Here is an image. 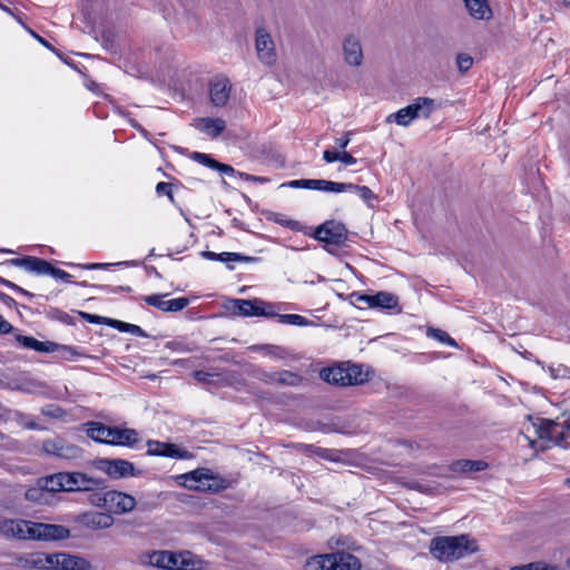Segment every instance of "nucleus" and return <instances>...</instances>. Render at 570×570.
I'll return each mask as SVG.
<instances>
[{"label": "nucleus", "instance_id": "nucleus-1", "mask_svg": "<svg viewBox=\"0 0 570 570\" xmlns=\"http://www.w3.org/2000/svg\"><path fill=\"white\" fill-rule=\"evenodd\" d=\"M478 550L475 540L466 534L453 537H436L430 544L431 554L443 562L461 559Z\"/></svg>", "mask_w": 570, "mask_h": 570}, {"label": "nucleus", "instance_id": "nucleus-2", "mask_svg": "<svg viewBox=\"0 0 570 570\" xmlns=\"http://www.w3.org/2000/svg\"><path fill=\"white\" fill-rule=\"evenodd\" d=\"M529 421L530 423L524 426L523 433L532 448L535 446L537 439L560 444L570 432V425H566V421L557 422L541 417H529Z\"/></svg>", "mask_w": 570, "mask_h": 570}, {"label": "nucleus", "instance_id": "nucleus-3", "mask_svg": "<svg viewBox=\"0 0 570 570\" xmlns=\"http://www.w3.org/2000/svg\"><path fill=\"white\" fill-rule=\"evenodd\" d=\"M179 485L189 490L217 493L230 487V481L210 469L198 468L176 476Z\"/></svg>", "mask_w": 570, "mask_h": 570}, {"label": "nucleus", "instance_id": "nucleus-4", "mask_svg": "<svg viewBox=\"0 0 570 570\" xmlns=\"http://www.w3.org/2000/svg\"><path fill=\"white\" fill-rule=\"evenodd\" d=\"M88 438L96 442L135 448L139 442V434L135 429L109 426L101 422H89Z\"/></svg>", "mask_w": 570, "mask_h": 570}, {"label": "nucleus", "instance_id": "nucleus-5", "mask_svg": "<svg viewBox=\"0 0 570 570\" xmlns=\"http://www.w3.org/2000/svg\"><path fill=\"white\" fill-rule=\"evenodd\" d=\"M320 376L325 382L340 386L358 385L367 381V375L363 372L362 365L348 362L323 368Z\"/></svg>", "mask_w": 570, "mask_h": 570}, {"label": "nucleus", "instance_id": "nucleus-6", "mask_svg": "<svg viewBox=\"0 0 570 570\" xmlns=\"http://www.w3.org/2000/svg\"><path fill=\"white\" fill-rule=\"evenodd\" d=\"M434 107L435 104L433 99L419 97L411 105L389 115L386 121L391 122L393 120L397 125L405 127L414 119L429 118Z\"/></svg>", "mask_w": 570, "mask_h": 570}, {"label": "nucleus", "instance_id": "nucleus-7", "mask_svg": "<svg viewBox=\"0 0 570 570\" xmlns=\"http://www.w3.org/2000/svg\"><path fill=\"white\" fill-rule=\"evenodd\" d=\"M65 492L105 490L107 481L82 472H63Z\"/></svg>", "mask_w": 570, "mask_h": 570}, {"label": "nucleus", "instance_id": "nucleus-8", "mask_svg": "<svg viewBox=\"0 0 570 570\" xmlns=\"http://www.w3.org/2000/svg\"><path fill=\"white\" fill-rule=\"evenodd\" d=\"M70 537V530L61 524L30 521L28 540L59 541Z\"/></svg>", "mask_w": 570, "mask_h": 570}, {"label": "nucleus", "instance_id": "nucleus-9", "mask_svg": "<svg viewBox=\"0 0 570 570\" xmlns=\"http://www.w3.org/2000/svg\"><path fill=\"white\" fill-rule=\"evenodd\" d=\"M313 236L320 242L340 246L347 240L348 230L341 222L326 220L315 228Z\"/></svg>", "mask_w": 570, "mask_h": 570}, {"label": "nucleus", "instance_id": "nucleus-10", "mask_svg": "<svg viewBox=\"0 0 570 570\" xmlns=\"http://www.w3.org/2000/svg\"><path fill=\"white\" fill-rule=\"evenodd\" d=\"M42 449L47 454L66 460L78 459L82 454V450L78 445L68 443L60 438L45 440Z\"/></svg>", "mask_w": 570, "mask_h": 570}, {"label": "nucleus", "instance_id": "nucleus-11", "mask_svg": "<svg viewBox=\"0 0 570 570\" xmlns=\"http://www.w3.org/2000/svg\"><path fill=\"white\" fill-rule=\"evenodd\" d=\"M95 466L114 479L135 475V466L124 459H100L95 461Z\"/></svg>", "mask_w": 570, "mask_h": 570}, {"label": "nucleus", "instance_id": "nucleus-12", "mask_svg": "<svg viewBox=\"0 0 570 570\" xmlns=\"http://www.w3.org/2000/svg\"><path fill=\"white\" fill-rule=\"evenodd\" d=\"M234 312L240 316H266L274 317L276 313L272 305L265 304L261 299H234Z\"/></svg>", "mask_w": 570, "mask_h": 570}, {"label": "nucleus", "instance_id": "nucleus-13", "mask_svg": "<svg viewBox=\"0 0 570 570\" xmlns=\"http://www.w3.org/2000/svg\"><path fill=\"white\" fill-rule=\"evenodd\" d=\"M255 48L258 59L266 66L276 61L275 45L272 36L265 28H258L255 32Z\"/></svg>", "mask_w": 570, "mask_h": 570}, {"label": "nucleus", "instance_id": "nucleus-14", "mask_svg": "<svg viewBox=\"0 0 570 570\" xmlns=\"http://www.w3.org/2000/svg\"><path fill=\"white\" fill-rule=\"evenodd\" d=\"M107 508L109 514H124L130 512L136 507V499L127 493L109 490L107 491Z\"/></svg>", "mask_w": 570, "mask_h": 570}, {"label": "nucleus", "instance_id": "nucleus-15", "mask_svg": "<svg viewBox=\"0 0 570 570\" xmlns=\"http://www.w3.org/2000/svg\"><path fill=\"white\" fill-rule=\"evenodd\" d=\"M209 98L215 107L227 105L232 91V83L227 77L217 76L209 81Z\"/></svg>", "mask_w": 570, "mask_h": 570}, {"label": "nucleus", "instance_id": "nucleus-16", "mask_svg": "<svg viewBox=\"0 0 570 570\" xmlns=\"http://www.w3.org/2000/svg\"><path fill=\"white\" fill-rule=\"evenodd\" d=\"M166 294H154L145 296L142 299L150 306H154L163 312H179L188 306L189 299L186 297H178L166 301Z\"/></svg>", "mask_w": 570, "mask_h": 570}, {"label": "nucleus", "instance_id": "nucleus-17", "mask_svg": "<svg viewBox=\"0 0 570 570\" xmlns=\"http://www.w3.org/2000/svg\"><path fill=\"white\" fill-rule=\"evenodd\" d=\"M147 454L155 456H167L173 459H187L190 456L187 450L178 449L173 443H165L159 441L149 440L147 442Z\"/></svg>", "mask_w": 570, "mask_h": 570}, {"label": "nucleus", "instance_id": "nucleus-18", "mask_svg": "<svg viewBox=\"0 0 570 570\" xmlns=\"http://www.w3.org/2000/svg\"><path fill=\"white\" fill-rule=\"evenodd\" d=\"M29 524L30 521L22 519L3 520L0 522V533L7 539L28 540Z\"/></svg>", "mask_w": 570, "mask_h": 570}, {"label": "nucleus", "instance_id": "nucleus-19", "mask_svg": "<svg viewBox=\"0 0 570 570\" xmlns=\"http://www.w3.org/2000/svg\"><path fill=\"white\" fill-rule=\"evenodd\" d=\"M78 522L91 530L108 529L114 524V518L109 513L89 511L78 517Z\"/></svg>", "mask_w": 570, "mask_h": 570}, {"label": "nucleus", "instance_id": "nucleus-20", "mask_svg": "<svg viewBox=\"0 0 570 570\" xmlns=\"http://www.w3.org/2000/svg\"><path fill=\"white\" fill-rule=\"evenodd\" d=\"M345 61L352 67H358L363 60V51L357 37L348 35L343 41Z\"/></svg>", "mask_w": 570, "mask_h": 570}, {"label": "nucleus", "instance_id": "nucleus-21", "mask_svg": "<svg viewBox=\"0 0 570 570\" xmlns=\"http://www.w3.org/2000/svg\"><path fill=\"white\" fill-rule=\"evenodd\" d=\"M328 559H331L330 562L333 563L330 570H360L361 568L360 560L351 553H331L328 554Z\"/></svg>", "mask_w": 570, "mask_h": 570}, {"label": "nucleus", "instance_id": "nucleus-22", "mask_svg": "<svg viewBox=\"0 0 570 570\" xmlns=\"http://www.w3.org/2000/svg\"><path fill=\"white\" fill-rule=\"evenodd\" d=\"M196 127L212 139H215L225 130L226 121L222 118H198Z\"/></svg>", "mask_w": 570, "mask_h": 570}, {"label": "nucleus", "instance_id": "nucleus-23", "mask_svg": "<svg viewBox=\"0 0 570 570\" xmlns=\"http://www.w3.org/2000/svg\"><path fill=\"white\" fill-rule=\"evenodd\" d=\"M56 564H59V570H87L89 562L77 556L59 552L56 558Z\"/></svg>", "mask_w": 570, "mask_h": 570}, {"label": "nucleus", "instance_id": "nucleus-24", "mask_svg": "<svg viewBox=\"0 0 570 570\" xmlns=\"http://www.w3.org/2000/svg\"><path fill=\"white\" fill-rule=\"evenodd\" d=\"M464 6L474 19L489 20L492 18V10L488 0H463Z\"/></svg>", "mask_w": 570, "mask_h": 570}, {"label": "nucleus", "instance_id": "nucleus-25", "mask_svg": "<svg viewBox=\"0 0 570 570\" xmlns=\"http://www.w3.org/2000/svg\"><path fill=\"white\" fill-rule=\"evenodd\" d=\"M16 340L23 347L29 348V350H35L37 352L50 353V352H55L59 348V345L57 343L49 342V341L41 342L31 336L17 335Z\"/></svg>", "mask_w": 570, "mask_h": 570}, {"label": "nucleus", "instance_id": "nucleus-26", "mask_svg": "<svg viewBox=\"0 0 570 570\" xmlns=\"http://www.w3.org/2000/svg\"><path fill=\"white\" fill-rule=\"evenodd\" d=\"M303 188L330 193H343L346 188H350V186H344V183H336L325 179H304Z\"/></svg>", "mask_w": 570, "mask_h": 570}, {"label": "nucleus", "instance_id": "nucleus-27", "mask_svg": "<svg viewBox=\"0 0 570 570\" xmlns=\"http://www.w3.org/2000/svg\"><path fill=\"white\" fill-rule=\"evenodd\" d=\"M482 460H458L451 464V470L456 473L479 472L488 468Z\"/></svg>", "mask_w": 570, "mask_h": 570}, {"label": "nucleus", "instance_id": "nucleus-28", "mask_svg": "<svg viewBox=\"0 0 570 570\" xmlns=\"http://www.w3.org/2000/svg\"><path fill=\"white\" fill-rule=\"evenodd\" d=\"M202 256L207 258V259H210V261H220V262H224V263H229V262H252V261L256 259L254 257L244 256V255L238 254V253H227V252H224V253H220V254H216V253L209 252V250L202 252Z\"/></svg>", "mask_w": 570, "mask_h": 570}, {"label": "nucleus", "instance_id": "nucleus-29", "mask_svg": "<svg viewBox=\"0 0 570 570\" xmlns=\"http://www.w3.org/2000/svg\"><path fill=\"white\" fill-rule=\"evenodd\" d=\"M373 308H399V297L390 292H379L374 295Z\"/></svg>", "mask_w": 570, "mask_h": 570}, {"label": "nucleus", "instance_id": "nucleus-30", "mask_svg": "<svg viewBox=\"0 0 570 570\" xmlns=\"http://www.w3.org/2000/svg\"><path fill=\"white\" fill-rule=\"evenodd\" d=\"M77 61L66 60L67 65L71 68H73L76 71H81V69H88V68H99L98 62H100V58L91 55L86 53H76Z\"/></svg>", "mask_w": 570, "mask_h": 570}, {"label": "nucleus", "instance_id": "nucleus-31", "mask_svg": "<svg viewBox=\"0 0 570 570\" xmlns=\"http://www.w3.org/2000/svg\"><path fill=\"white\" fill-rule=\"evenodd\" d=\"M62 475H63V472H59V473L49 475L45 479H41L39 482L41 489L47 490L48 492L65 491V485H63L65 482H63V478H61Z\"/></svg>", "mask_w": 570, "mask_h": 570}, {"label": "nucleus", "instance_id": "nucleus-32", "mask_svg": "<svg viewBox=\"0 0 570 570\" xmlns=\"http://www.w3.org/2000/svg\"><path fill=\"white\" fill-rule=\"evenodd\" d=\"M18 563L26 569L43 570L42 552L27 553L19 558Z\"/></svg>", "mask_w": 570, "mask_h": 570}, {"label": "nucleus", "instance_id": "nucleus-33", "mask_svg": "<svg viewBox=\"0 0 570 570\" xmlns=\"http://www.w3.org/2000/svg\"><path fill=\"white\" fill-rule=\"evenodd\" d=\"M108 325L117 328L120 332L130 333L137 336L147 337L146 332L138 325L126 323L118 320H108Z\"/></svg>", "mask_w": 570, "mask_h": 570}, {"label": "nucleus", "instance_id": "nucleus-34", "mask_svg": "<svg viewBox=\"0 0 570 570\" xmlns=\"http://www.w3.org/2000/svg\"><path fill=\"white\" fill-rule=\"evenodd\" d=\"M302 376L291 371H276V384L286 386H297L302 382Z\"/></svg>", "mask_w": 570, "mask_h": 570}, {"label": "nucleus", "instance_id": "nucleus-35", "mask_svg": "<svg viewBox=\"0 0 570 570\" xmlns=\"http://www.w3.org/2000/svg\"><path fill=\"white\" fill-rule=\"evenodd\" d=\"M328 554L315 556L305 563V570H330L333 563L330 562Z\"/></svg>", "mask_w": 570, "mask_h": 570}, {"label": "nucleus", "instance_id": "nucleus-36", "mask_svg": "<svg viewBox=\"0 0 570 570\" xmlns=\"http://www.w3.org/2000/svg\"><path fill=\"white\" fill-rule=\"evenodd\" d=\"M169 560V551H154L148 556V563L161 569H167Z\"/></svg>", "mask_w": 570, "mask_h": 570}, {"label": "nucleus", "instance_id": "nucleus-37", "mask_svg": "<svg viewBox=\"0 0 570 570\" xmlns=\"http://www.w3.org/2000/svg\"><path fill=\"white\" fill-rule=\"evenodd\" d=\"M278 317V322L283 324H289L295 326H306L309 324V321L304 316L298 314H276Z\"/></svg>", "mask_w": 570, "mask_h": 570}, {"label": "nucleus", "instance_id": "nucleus-38", "mask_svg": "<svg viewBox=\"0 0 570 570\" xmlns=\"http://www.w3.org/2000/svg\"><path fill=\"white\" fill-rule=\"evenodd\" d=\"M344 186H350V188H346L345 191H355L362 199H364L368 204L372 199L375 198L374 193L367 186H358L351 183H344Z\"/></svg>", "mask_w": 570, "mask_h": 570}, {"label": "nucleus", "instance_id": "nucleus-39", "mask_svg": "<svg viewBox=\"0 0 570 570\" xmlns=\"http://www.w3.org/2000/svg\"><path fill=\"white\" fill-rule=\"evenodd\" d=\"M51 264L42 258L35 257L32 258L30 272L36 273L38 275L50 274Z\"/></svg>", "mask_w": 570, "mask_h": 570}, {"label": "nucleus", "instance_id": "nucleus-40", "mask_svg": "<svg viewBox=\"0 0 570 570\" xmlns=\"http://www.w3.org/2000/svg\"><path fill=\"white\" fill-rule=\"evenodd\" d=\"M169 557L170 560L169 564H167V570H180V568L187 567V564L184 566V558H188V551L178 553L169 551Z\"/></svg>", "mask_w": 570, "mask_h": 570}, {"label": "nucleus", "instance_id": "nucleus-41", "mask_svg": "<svg viewBox=\"0 0 570 570\" xmlns=\"http://www.w3.org/2000/svg\"><path fill=\"white\" fill-rule=\"evenodd\" d=\"M90 492V495H89V502L95 505V507H98V508H104L106 509L107 508V491H104L102 490H95V491H89Z\"/></svg>", "mask_w": 570, "mask_h": 570}, {"label": "nucleus", "instance_id": "nucleus-42", "mask_svg": "<svg viewBox=\"0 0 570 570\" xmlns=\"http://www.w3.org/2000/svg\"><path fill=\"white\" fill-rule=\"evenodd\" d=\"M510 570H562L560 567L550 566L543 562H531L528 564L515 566Z\"/></svg>", "mask_w": 570, "mask_h": 570}, {"label": "nucleus", "instance_id": "nucleus-43", "mask_svg": "<svg viewBox=\"0 0 570 570\" xmlns=\"http://www.w3.org/2000/svg\"><path fill=\"white\" fill-rule=\"evenodd\" d=\"M428 335L433 337V338H436L438 341L442 342V343H445L450 346H456V343L455 341L444 331L442 330H439V328H430L428 331Z\"/></svg>", "mask_w": 570, "mask_h": 570}, {"label": "nucleus", "instance_id": "nucleus-44", "mask_svg": "<svg viewBox=\"0 0 570 570\" xmlns=\"http://www.w3.org/2000/svg\"><path fill=\"white\" fill-rule=\"evenodd\" d=\"M193 158L196 161H198L199 164H202V165H204L206 167H209L212 169H215V170H217V167L219 166V161H217L216 159L212 158L207 154L194 153Z\"/></svg>", "mask_w": 570, "mask_h": 570}, {"label": "nucleus", "instance_id": "nucleus-45", "mask_svg": "<svg viewBox=\"0 0 570 570\" xmlns=\"http://www.w3.org/2000/svg\"><path fill=\"white\" fill-rule=\"evenodd\" d=\"M459 71H468L473 66V58L468 53H459L456 57Z\"/></svg>", "mask_w": 570, "mask_h": 570}, {"label": "nucleus", "instance_id": "nucleus-46", "mask_svg": "<svg viewBox=\"0 0 570 570\" xmlns=\"http://www.w3.org/2000/svg\"><path fill=\"white\" fill-rule=\"evenodd\" d=\"M58 553L42 552L43 570H59V564H56Z\"/></svg>", "mask_w": 570, "mask_h": 570}, {"label": "nucleus", "instance_id": "nucleus-47", "mask_svg": "<svg viewBox=\"0 0 570 570\" xmlns=\"http://www.w3.org/2000/svg\"><path fill=\"white\" fill-rule=\"evenodd\" d=\"M255 377L265 384H276V372L257 371Z\"/></svg>", "mask_w": 570, "mask_h": 570}, {"label": "nucleus", "instance_id": "nucleus-48", "mask_svg": "<svg viewBox=\"0 0 570 570\" xmlns=\"http://www.w3.org/2000/svg\"><path fill=\"white\" fill-rule=\"evenodd\" d=\"M32 258H33V256H27V257H21V258H12V259L8 261V263L10 265H13V266H17V267H22L26 271L30 272V266H31Z\"/></svg>", "mask_w": 570, "mask_h": 570}, {"label": "nucleus", "instance_id": "nucleus-49", "mask_svg": "<svg viewBox=\"0 0 570 570\" xmlns=\"http://www.w3.org/2000/svg\"><path fill=\"white\" fill-rule=\"evenodd\" d=\"M351 297L355 298V303L373 308L374 295L354 293Z\"/></svg>", "mask_w": 570, "mask_h": 570}, {"label": "nucleus", "instance_id": "nucleus-50", "mask_svg": "<svg viewBox=\"0 0 570 570\" xmlns=\"http://www.w3.org/2000/svg\"><path fill=\"white\" fill-rule=\"evenodd\" d=\"M0 284H2L4 286H7V287L18 292V293H20V294H22V295H24V296H27L29 298L33 297L32 293L23 289L22 287L18 286L17 284H14V283H12V282H10L8 279L2 278L1 276H0Z\"/></svg>", "mask_w": 570, "mask_h": 570}, {"label": "nucleus", "instance_id": "nucleus-51", "mask_svg": "<svg viewBox=\"0 0 570 570\" xmlns=\"http://www.w3.org/2000/svg\"><path fill=\"white\" fill-rule=\"evenodd\" d=\"M80 316L83 320H86L87 322L92 323V324H108V320H109L107 317L89 314L86 312H80Z\"/></svg>", "mask_w": 570, "mask_h": 570}, {"label": "nucleus", "instance_id": "nucleus-52", "mask_svg": "<svg viewBox=\"0 0 570 570\" xmlns=\"http://www.w3.org/2000/svg\"><path fill=\"white\" fill-rule=\"evenodd\" d=\"M274 222L282 226L288 227L291 229H297V226H298V222L288 219L284 215H279V214L276 215V217L274 218Z\"/></svg>", "mask_w": 570, "mask_h": 570}, {"label": "nucleus", "instance_id": "nucleus-53", "mask_svg": "<svg viewBox=\"0 0 570 570\" xmlns=\"http://www.w3.org/2000/svg\"><path fill=\"white\" fill-rule=\"evenodd\" d=\"M200 560H197L190 552H188V558H184V566L187 564L186 568H180V570H197L199 569Z\"/></svg>", "mask_w": 570, "mask_h": 570}, {"label": "nucleus", "instance_id": "nucleus-54", "mask_svg": "<svg viewBox=\"0 0 570 570\" xmlns=\"http://www.w3.org/2000/svg\"><path fill=\"white\" fill-rule=\"evenodd\" d=\"M156 191L158 195L166 194L170 200H174V195L171 193V185L169 183L160 181L156 186Z\"/></svg>", "mask_w": 570, "mask_h": 570}, {"label": "nucleus", "instance_id": "nucleus-55", "mask_svg": "<svg viewBox=\"0 0 570 570\" xmlns=\"http://www.w3.org/2000/svg\"><path fill=\"white\" fill-rule=\"evenodd\" d=\"M258 348L268 351V354H271L277 358H283L286 354L282 347L275 346V345H264V346H259Z\"/></svg>", "mask_w": 570, "mask_h": 570}, {"label": "nucleus", "instance_id": "nucleus-56", "mask_svg": "<svg viewBox=\"0 0 570 570\" xmlns=\"http://www.w3.org/2000/svg\"><path fill=\"white\" fill-rule=\"evenodd\" d=\"M51 276L56 277V278H60L65 282H69L70 281V274H68L67 272L60 269V268H57V267H53L51 266V271H50V274Z\"/></svg>", "mask_w": 570, "mask_h": 570}, {"label": "nucleus", "instance_id": "nucleus-57", "mask_svg": "<svg viewBox=\"0 0 570 570\" xmlns=\"http://www.w3.org/2000/svg\"><path fill=\"white\" fill-rule=\"evenodd\" d=\"M340 161H342L345 165H355L357 163L356 158L353 157L350 153L343 151L340 153Z\"/></svg>", "mask_w": 570, "mask_h": 570}, {"label": "nucleus", "instance_id": "nucleus-58", "mask_svg": "<svg viewBox=\"0 0 570 570\" xmlns=\"http://www.w3.org/2000/svg\"><path fill=\"white\" fill-rule=\"evenodd\" d=\"M340 158V153H336V151H333V150H325L323 153V159L326 161V163H333V161H336L338 160Z\"/></svg>", "mask_w": 570, "mask_h": 570}, {"label": "nucleus", "instance_id": "nucleus-59", "mask_svg": "<svg viewBox=\"0 0 570 570\" xmlns=\"http://www.w3.org/2000/svg\"><path fill=\"white\" fill-rule=\"evenodd\" d=\"M79 266L85 268V269H106L109 266H111V264H108V263H90V264H85V265H79Z\"/></svg>", "mask_w": 570, "mask_h": 570}, {"label": "nucleus", "instance_id": "nucleus-60", "mask_svg": "<svg viewBox=\"0 0 570 570\" xmlns=\"http://www.w3.org/2000/svg\"><path fill=\"white\" fill-rule=\"evenodd\" d=\"M350 136H351V132H346L343 137L337 138L335 140L336 146L341 149H345L351 141Z\"/></svg>", "mask_w": 570, "mask_h": 570}, {"label": "nucleus", "instance_id": "nucleus-61", "mask_svg": "<svg viewBox=\"0 0 570 570\" xmlns=\"http://www.w3.org/2000/svg\"><path fill=\"white\" fill-rule=\"evenodd\" d=\"M210 376H212V375H210L209 373L205 372V371H196V372L194 373V377H195L198 382H200V383H207V382H209V377H210Z\"/></svg>", "mask_w": 570, "mask_h": 570}, {"label": "nucleus", "instance_id": "nucleus-62", "mask_svg": "<svg viewBox=\"0 0 570 570\" xmlns=\"http://www.w3.org/2000/svg\"><path fill=\"white\" fill-rule=\"evenodd\" d=\"M60 347L65 352L63 356L66 358L73 357V356H80L81 355L76 348H73L71 346L63 345V346H60Z\"/></svg>", "mask_w": 570, "mask_h": 570}, {"label": "nucleus", "instance_id": "nucleus-63", "mask_svg": "<svg viewBox=\"0 0 570 570\" xmlns=\"http://www.w3.org/2000/svg\"><path fill=\"white\" fill-rule=\"evenodd\" d=\"M12 331V325L0 315V333L8 334Z\"/></svg>", "mask_w": 570, "mask_h": 570}, {"label": "nucleus", "instance_id": "nucleus-64", "mask_svg": "<svg viewBox=\"0 0 570 570\" xmlns=\"http://www.w3.org/2000/svg\"><path fill=\"white\" fill-rule=\"evenodd\" d=\"M217 170L225 175H234L235 169L230 165L219 163Z\"/></svg>", "mask_w": 570, "mask_h": 570}]
</instances>
